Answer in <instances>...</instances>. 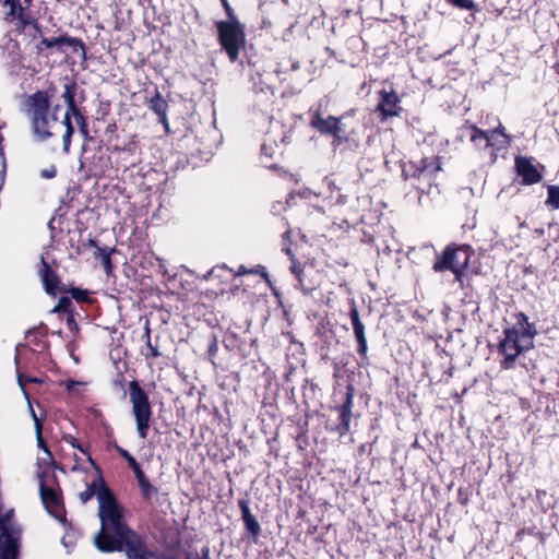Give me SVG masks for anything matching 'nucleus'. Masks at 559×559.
<instances>
[{
  "instance_id": "4",
  "label": "nucleus",
  "mask_w": 559,
  "mask_h": 559,
  "mask_svg": "<svg viewBox=\"0 0 559 559\" xmlns=\"http://www.w3.org/2000/svg\"><path fill=\"white\" fill-rule=\"evenodd\" d=\"M474 250L469 245H448L440 253H436L432 264L435 273H443L450 271L454 275L455 282L463 287L465 271L469 266L471 258Z\"/></svg>"
},
{
  "instance_id": "22",
  "label": "nucleus",
  "mask_w": 559,
  "mask_h": 559,
  "mask_svg": "<svg viewBox=\"0 0 559 559\" xmlns=\"http://www.w3.org/2000/svg\"><path fill=\"white\" fill-rule=\"evenodd\" d=\"M41 281L45 290L49 295H56L58 292V278L50 270L49 265L43 260V269L40 271Z\"/></svg>"
},
{
  "instance_id": "35",
  "label": "nucleus",
  "mask_w": 559,
  "mask_h": 559,
  "mask_svg": "<svg viewBox=\"0 0 559 559\" xmlns=\"http://www.w3.org/2000/svg\"><path fill=\"white\" fill-rule=\"evenodd\" d=\"M457 501L461 506H467L469 503V497H468V492L466 491L465 493L463 492V488H459V497H457Z\"/></svg>"
},
{
  "instance_id": "29",
  "label": "nucleus",
  "mask_w": 559,
  "mask_h": 559,
  "mask_svg": "<svg viewBox=\"0 0 559 559\" xmlns=\"http://www.w3.org/2000/svg\"><path fill=\"white\" fill-rule=\"evenodd\" d=\"M118 452L119 454L126 459V461L128 462L129 466L131 467V469L133 471L134 475H138L142 472V469L140 468V465L136 463V461L134 460L133 456H131L129 454L128 451H126L124 449L122 448H118Z\"/></svg>"
},
{
  "instance_id": "38",
  "label": "nucleus",
  "mask_w": 559,
  "mask_h": 559,
  "mask_svg": "<svg viewBox=\"0 0 559 559\" xmlns=\"http://www.w3.org/2000/svg\"><path fill=\"white\" fill-rule=\"evenodd\" d=\"M72 296H73V298H75L78 300H84V299H86L87 294L84 290L75 289L72 292Z\"/></svg>"
},
{
  "instance_id": "43",
  "label": "nucleus",
  "mask_w": 559,
  "mask_h": 559,
  "mask_svg": "<svg viewBox=\"0 0 559 559\" xmlns=\"http://www.w3.org/2000/svg\"><path fill=\"white\" fill-rule=\"evenodd\" d=\"M74 456H75V461H76V462H79V457L76 456V454H74ZM79 468H80V466H79V464H78V463H75V464L73 465V467H72V469H73V471L79 469Z\"/></svg>"
},
{
  "instance_id": "14",
  "label": "nucleus",
  "mask_w": 559,
  "mask_h": 559,
  "mask_svg": "<svg viewBox=\"0 0 559 559\" xmlns=\"http://www.w3.org/2000/svg\"><path fill=\"white\" fill-rule=\"evenodd\" d=\"M379 96L380 100L377 105L376 111L379 112L381 121L397 117L402 111L399 95L394 91L388 92L382 90L379 92Z\"/></svg>"
},
{
  "instance_id": "42",
  "label": "nucleus",
  "mask_w": 559,
  "mask_h": 559,
  "mask_svg": "<svg viewBox=\"0 0 559 559\" xmlns=\"http://www.w3.org/2000/svg\"><path fill=\"white\" fill-rule=\"evenodd\" d=\"M151 352H152V355H153L154 357L159 356V353H158L157 348H155V347H152V346H151Z\"/></svg>"
},
{
  "instance_id": "27",
  "label": "nucleus",
  "mask_w": 559,
  "mask_h": 559,
  "mask_svg": "<svg viewBox=\"0 0 559 559\" xmlns=\"http://www.w3.org/2000/svg\"><path fill=\"white\" fill-rule=\"evenodd\" d=\"M139 486L141 488L142 495L148 499L156 492V488L153 487L148 480L145 478L144 473L141 472L140 474L135 475Z\"/></svg>"
},
{
  "instance_id": "44",
  "label": "nucleus",
  "mask_w": 559,
  "mask_h": 559,
  "mask_svg": "<svg viewBox=\"0 0 559 559\" xmlns=\"http://www.w3.org/2000/svg\"><path fill=\"white\" fill-rule=\"evenodd\" d=\"M295 199V197L293 194H290L287 200H286V204L287 205H290L292 204V201Z\"/></svg>"
},
{
  "instance_id": "30",
  "label": "nucleus",
  "mask_w": 559,
  "mask_h": 559,
  "mask_svg": "<svg viewBox=\"0 0 559 559\" xmlns=\"http://www.w3.org/2000/svg\"><path fill=\"white\" fill-rule=\"evenodd\" d=\"M450 5L461 9L473 11L476 9V4L473 0H445Z\"/></svg>"
},
{
  "instance_id": "3",
  "label": "nucleus",
  "mask_w": 559,
  "mask_h": 559,
  "mask_svg": "<svg viewBox=\"0 0 559 559\" xmlns=\"http://www.w3.org/2000/svg\"><path fill=\"white\" fill-rule=\"evenodd\" d=\"M59 109L58 105L50 108L47 92L38 91L27 97L26 111L32 120L33 130L40 140L52 136L62 124L57 117Z\"/></svg>"
},
{
  "instance_id": "39",
  "label": "nucleus",
  "mask_w": 559,
  "mask_h": 559,
  "mask_svg": "<svg viewBox=\"0 0 559 559\" xmlns=\"http://www.w3.org/2000/svg\"><path fill=\"white\" fill-rule=\"evenodd\" d=\"M68 304H70V300L68 298H61L58 305L55 307L53 312L60 311Z\"/></svg>"
},
{
  "instance_id": "12",
  "label": "nucleus",
  "mask_w": 559,
  "mask_h": 559,
  "mask_svg": "<svg viewBox=\"0 0 559 559\" xmlns=\"http://www.w3.org/2000/svg\"><path fill=\"white\" fill-rule=\"evenodd\" d=\"M310 121L309 126L318 131L321 135L326 136H338L340 129L337 128V117L322 116V105H318L317 108H310Z\"/></svg>"
},
{
  "instance_id": "20",
  "label": "nucleus",
  "mask_w": 559,
  "mask_h": 559,
  "mask_svg": "<svg viewBox=\"0 0 559 559\" xmlns=\"http://www.w3.org/2000/svg\"><path fill=\"white\" fill-rule=\"evenodd\" d=\"M471 130L469 140L478 151L489 150V141H488V132L487 130H483L478 128L476 124H467L465 126Z\"/></svg>"
},
{
  "instance_id": "46",
  "label": "nucleus",
  "mask_w": 559,
  "mask_h": 559,
  "mask_svg": "<svg viewBox=\"0 0 559 559\" xmlns=\"http://www.w3.org/2000/svg\"><path fill=\"white\" fill-rule=\"evenodd\" d=\"M105 263L109 265L110 262H109V258L108 257H106Z\"/></svg>"
},
{
  "instance_id": "37",
  "label": "nucleus",
  "mask_w": 559,
  "mask_h": 559,
  "mask_svg": "<svg viewBox=\"0 0 559 559\" xmlns=\"http://www.w3.org/2000/svg\"><path fill=\"white\" fill-rule=\"evenodd\" d=\"M66 384V389L71 392V393H74L75 392V386L76 385H81L82 383L80 382H75V381H72V380H68L64 382Z\"/></svg>"
},
{
  "instance_id": "32",
  "label": "nucleus",
  "mask_w": 559,
  "mask_h": 559,
  "mask_svg": "<svg viewBox=\"0 0 559 559\" xmlns=\"http://www.w3.org/2000/svg\"><path fill=\"white\" fill-rule=\"evenodd\" d=\"M222 4H223V8L226 12V15L228 17V20L226 22H233V21H238L236 14L234 13V10L231 9L230 4L228 3L227 0H222L221 1Z\"/></svg>"
},
{
  "instance_id": "45",
  "label": "nucleus",
  "mask_w": 559,
  "mask_h": 559,
  "mask_svg": "<svg viewBox=\"0 0 559 559\" xmlns=\"http://www.w3.org/2000/svg\"><path fill=\"white\" fill-rule=\"evenodd\" d=\"M19 382H20V385L23 386L24 385V380L22 378V376L19 377Z\"/></svg>"
},
{
  "instance_id": "1",
  "label": "nucleus",
  "mask_w": 559,
  "mask_h": 559,
  "mask_svg": "<svg viewBox=\"0 0 559 559\" xmlns=\"http://www.w3.org/2000/svg\"><path fill=\"white\" fill-rule=\"evenodd\" d=\"M97 500L100 531L94 544L100 551L124 549L128 559H171L146 550L141 538L124 524L122 509L106 487H99Z\"/></svg>"
},
{
  "instance_id": "11",
  "label": "nucleus",
  "mask_w": 559,
  "mask_h": 559,
  "mask_svg": "<svg viewBox=\"0 0 559 559\" xmlns=\"http://www.w3.org/2000/svg\"><path fill=\"white\" fill-rule=\"evenodd\" d=\"M355 388L352 383L346 385V393L343 403L335 407L338 413V423L330 430L343 437L350 430L352 409L354 406Z\"/></svg>"
},
{
  "instance_id": "41",
  "label": "nucleus",
  "mask_w": 559,
  "mask_h": 559,
  "mask_svg": "<svg viewBox=\"0 0 559 559\" xmlns=\"http://www.w3.org/2000/svg\"><path fill=\"white\" fill-rule=\"evenodd\" d=\"M301 437H305V430H304V428H302V427L298 426V428H297V436H296V440H297V441H299V439H300Z\"/></svg>"
},
{
  "instance_id": "24",
  "label": "nucleus",
  "mask_w": 559,
  "mask_h": 559,
  "mask_svg": "<svg viewBox=\"0 0 559 559\" xmlns=\"http://www.w3.org/2000/svg\"><path fill=\"white\" fill-rule=\"evenodd\" d=\"M345 119V115H342L341 117H337V128L340 129L338 136H334L333 144L340 145L344 142H347L349 140V135L352 134V131L347 129V126L343 120Z\"/></svg>"
},
{
  "instance_id": "2",
  "label": "nucleus",
  "mask_w": 559,
  "mask_h": 559,
  "mask_svg": "<svg viewBox=\"0 0 559 559\" xmlns=\"http://www.w3.org/2000/svg\"><path fill=\"white\" fill-rule=\"evenodd\" d=\"M515 323L506 328L502 332L497 350L503 358L500 360L502 370H510L515 367L518 357L533 346V338L537 334L534 323L528 317L520 311L514 314Z\"/></svg>"
},
{
  "instance_id": "48",
  "label": "nucleus",
  "mask_w": 559,
  "mask_h": 559,
  "mask_svg": "<svg viewBox=\"0 0 559 559\" xmlns=\"http://www.w3.org/2000/svg\"><path fill=\"white\" fill-rule=\"evenodd\" d=\"M289 376H290V373L286 374V381L287 382L289 381Z\"/></svg>"
},
{
  "instance_id": "25",
  "label": "nucleus",
  "mask_w": 559,
  "mask_h": 559,
  "mask_svg": "<svg viewBox=\"0 0 559 559\" xmlns=\"http://www.w3.org/2000/svg\"><path fill=\"white\" fill-rule=\"evenodd\" d=\"M32 415H33L34 423H35L37 444H38V447L40 449H43L44 454L46 455V459L43 457L41 460L43 461H50V459H51L50 452L48 451L47 447L45 445V442H44V439H43V436H41V423L37 418V416L34 413V411H32Z\"/></svg>"
},
{
  "instance_id": "47",
  "label": "nucleus",
  "mask_w": 559,
  "mask_h": 559,
  "mask_svg": "<svg viewBox=\"0 0 559 559\" xmlns=\"http://www.w3.org/2000/svg\"><path fill=\"white\" fill-rule=\"evenodd\" d=\"M214 272H215V269L211 270V272L209 273V275L214 274Z\"/></svg>"
},
{
  "instance_id": "21",
  "label": "nucleus",
  "mask_w": 559,
  "mask_h": 559,
  "mask_svg": "<svg viewBox=\"0 0 559 559\" xmlns=\"http://www.w3.org/2000/svg\"><path fill=\"white\" fill-rule=\"evenodd\" d=\"M148 107L159 117V121L167 127L168 104L158 91H156L155 95L150 99Z\"/></svg>"
},
{
  "instance_id": "49",
  "label": "nucleus",
  "mask_w": 559,
  "mask_h": 559,
  "mask_svg": "<svg viewBox=\"0 0 559 559\" xmlns=\"http://www.w3.org/2000/svg\"><path fill=\"white\" fill-rule=\"evenodd\" d=\"M302 361H304L302 359H298L297 364H302Z\"/></svg>"
},
{
  "instance_id": "8",
  "label": "nucleus",
  "mask_w": 559,
  "mask_h": 559,
  "mask_svg": "<svg viewBox=\"0 0 559 559\" xmlns=\"http://www.w3.org/2000/svg\"><path fill=\"white\" fill-rule=\"evenodd\" d=\"M21 530L13 521V511L0 516V559H17Z\"/></svg>"
},
{
  "instance_id": "16",
  "label": "nucleus",
  "mask_w": 559,
  "mask_h": 559,
  "mask_svg": "<svg viewBox=\"0 0 559 559\" xmlns=\"http://www.w3.org/2000/svg\"><path fill=\"white\" fill-rule=\"evenodd\" d=\"M32 0H5L4 5L9 7L7 19L17 21L19 25L26 26L32 24V15L28 10Z\"/></svg>"
},
{
  "instance_id": "33",
  "label": "nucleus",
  "mask_w": 559,
  "mask_h": 559,
  "mask_svg": "<svg viewBox=\"0 0 559 559\" xmlns=\"http://www.w3.org/2000/svg\"><path fill=\"white\" fill-rule=\"evenodd\" d=\"M248 273H259L261 275V277H263L266 282H269V278H267V275L264 271L263 267H260L259 270H247L245 266H240L237 274L238 275H241V274H248Z\"/></svg>"
},
{
  "instance_id": "9",
  "label": "nucleus",
  "mask_w": 559,
  "mask_h": 559,
  "mask_svg": "<svg viewBox=\"0 0 559 559\" xmlns=\"http://www.w3.org/2000/svg\"><path fill=\"white\" fill-rule=\"evenodd\" d=\"M442 169L439 156L421 157L419 160H409L402 174L405 179H425L429 183Z\"/></svg>"
},
{
  "instance_id": "7",
  "label": "nucleus",
  "mask_w": 559,
  "mask_h": 559,
  "mask_svg": "<svg viewBox=\"0 0 559 559\" xmlns=\"http://www.w3.org/2000/svg\"><path fill=\"white\" fill-rule=\"evenodd\" d=\"M75 87L73 84H66L62 93V98L67 104V110L64 112L63 119L61 121L62 126L66 128V132L62 136L63 140V151L68 152L71 144V136L73 134V127L70 121V117L73 116L75 123L81 129L82 133L86 134V121L82 114H80L76 105H75Z\"/></svg>"
},
{
  "instance_id": "36",
  "label": "nucleus",
  "mask_w": 559,
  "mask_h": 559,
  "mask_svg": "<svg viewBox=\"0 0 559 559\" xmlns=\"http://www.w3.org/2000/svg\"><path fill=\"white\" fill-rule=\"evenodd\" d=\"M67 325L71 331H75L78 329V324L72 314H68L67 317Z\"/></svg>"
},
{
  "instance_id": "6",
  "label": "nucleus",
  "mask_w": 559,
  "mask_h": 559,
  "mask_svg": "<svg viewBox=\"0 0 559 559\" xmlns=\"http://www.w3.org/2000/svg\"><path fill=\"white\" fill-rule=\"evenodd\" d=\"M218 39L230 61H236L246 41L245 27L239 21L217 22Z\"/></svg>"
},
{
  "instance_id": "5",
  "label": "nucleus",
  "mask_w": 559,
  "mask_h": 559,
  "mask_svg": "<svg viewBox=\"0 0 559 559\" xmlns=\"http://www.w3.org/2000/svg\"><path fill=\"white\" fill-rule=\"evenodd\" d=\"M129 395L132 405V414L136 423V432L141 439H145L148 433L152 417L148 396L136 381L129 383Z\"/></svg>"
},
{
  "instance_id": "19",
  "label": "nucleus",
  "mask_w": 559,
  "mask_h": 559,
  "mask_svg": "<svg viewBox=\"0 0 559 559\" xmlns=\"http://www.w3.org/2000/svg\"><path fill=\"white\" fill-rule=\"evenodd\" d=\"M40 496L43 503L47 508V510L53 514L59 521H63L62 510L60 506V500L57 491L52 488H47L45 486H40Z\"/></svg>"
},
{
  "instance_id": "10",
  "label": "nucleus",
  "mask_w": 559,
  "mask_h": 559,
  "mask_svg": "<svg viewBox=\"0 0 559 559\" xmlns=\"http://www.w3.org/2000/svg\"><path fill=\"white\" fill-rule=\"evenodd\" d=\"M293 233L292 230L285 231V234L282 237V246H284L283 250L288 255L290 260V266L289 270L292 274L296 277L299 285H304L302 275H304V269L301 266L300 259H305L304 249L306 248L307 243L304 239L300 240V242L293 243L292 241Z\"/></svg>"
},
{
  "instance_id": "34",
  "label": "nucleus",
  "mask_w": 559,
  "mask_h": 559,
  "mask_svg": "<svg viewBox=\"0 0 559 559\" xmlns=\"http://www.w3.org/2000/svg\"><path fill=\"white\" fill-rule=\"evenodd\" d=\"M63 41L62 38H44L41 40V46H45L46 48H52L56 46H59Z\"/></svg>"
},
{
  "instance_id": "26",
  "label": "nucleus",
  "mask_w": 559,
  "mask_h": 559,
  "mask_svg": "<svg viewBox=\"0 0 559 559\" xmlns=\"http://www.w3.org/2000/svg\"><path fill=\"white\" fill-rule=\"evenodd\" d=\"M545 204L550 209L559 210V186L550 185L547 187Z\"/></svg>"
},
{
  "instance_id": "31",
  "label": "nucleus",
  "mask_w": 559,
  "mask_h": 559,
  "mask_svg": "<svg viewBox=\"0 0 559 559\" xmlns=\"http://www.w3.org/2000/svg\"><path fill=\"white\" fill-rule=\"evenodd\" d=\"M71 445H72L73 448L78 449V450L81 452V454L85 457V462H86L90 466L95 467V463L93 462V460H92V457H91L90 453H88L84 448H82L80 444H78V443H76V441H75L74 439L71 441Z\"/></svg>"
},
{
  "instance_id": "17",
  "label": "nucleus",
  "mask_w": 559,
  "mask_h": 559,
  "mask_svg": "<svg viewBox=\"0 0 559 559\" xmlns=\"http://www.w3.org/2000/svg\"><path fill=\"white\" fill-rule=\"evenodd\" d=\"M489 141V155L492 162L498 157V153L510 145L511 138L506 132V128L500 123L497 128L487 130Z\"/></svg>"
},
{
  "instance_id": "13",
  "label": "nucleus",
  "mask_w": 559,
  "mask_h": 559,
  "mask_svg": "<svg viewBox=\"0 0 559 559\" xmlns=\"http://www.w3.org/2000/svg\"><path fill=\"white\" fill-rule=\"evenodd\" d=\"M514 169L520 177V183L522 186H532L539 183L544 176L537 166L533 164L532 159L527 156H516L514 159Z\"/></svg>"
},
{
  "instance_id": "40",
  "label": "nucleus",
  "mask_w": 559,
  "mask_h": 559,
  "mask_svg": "<svg viewBox=\"0 0 559 559\" xmlns=\"http://www.w3.org/2000/svg\"><path fill=\"white\" fill-rule=\"evenodd\" d=\"M41 176L45 178H53L56 176V169L52 167L50 169L44 170Z\"/></svg>"
},
{
  "instance_id": "28",
  "label": "nucleus",
  "mask_w": 559,
  "mask_h": 559,
  "mask_svg": "<svg viewBox=\"0 0 559 559\" xmlns=\"http://www.w3.org/2000/svg\"><path fill=\"white\" fill-rule=\"evenodd\" d=\"M100 486L105 487L102 480H94L86 490L80 493L81 501L86 502L92 496L97 497V491Z\"/></svg>"
},
{
  "instance_id": "18",
  "label": "nucleus",
  "mask_w": 559,
  "mask_h": 559,
  "mask_svg": "<svg viewBox=\"0 0 559 559\" xmlns=\"http://www.w3.org/2000/svg\"><path fill=\"white\" fill-rule=\"evenodd\" d=\"M277 152L278 144L276 134H266L262 144L260 152V162L261 164L269 168L275 170L277 167Z\"/></svg>"
},
{
  "instance_id": "23",
  "label": "nucleus",
  "mask_w": 559,
  "mask_h": 559,
  "mask_svg": "<svg viewBox=\"0 0 559 559\" xmlns=\"http://www.w3.org/2000/svg\"><path fill=\"white\" fill-rule=\"evenodd\" d=\"M240 510L247 531L250 532L252 535H258L260 531V525L255 518L251 514L250 509L245 501H240Z\"/></svg>"
},
{
  "instance_id": "15",
  "label": "nucleus",
  "mask_w": 559,
  "mask_h": 559,
  "mask_svg": "<svg viewBox=\"0 0 559 559\" xmlns=\"http://www.w3.org/2000/svg\"><path fill=\"white\" fill-rule=\"evenodd\" d=\"M349 318L353 325L354 336L357 342V353L362 361L368 360V344L365 332V324L360 320L359 311L354 300L350 302Z\"/></svg>"
}]
</instances>
